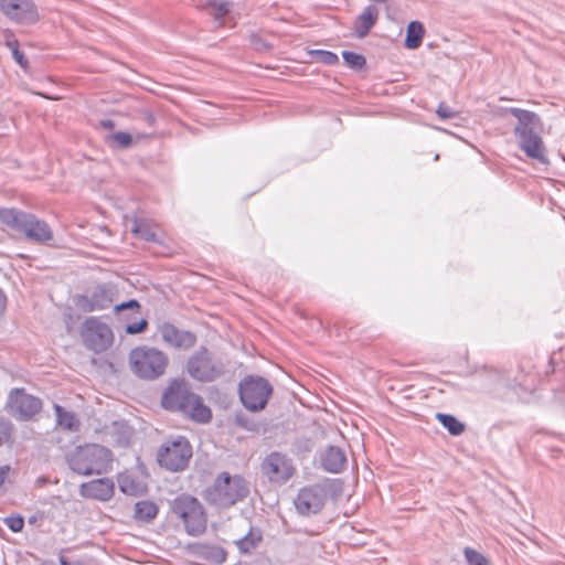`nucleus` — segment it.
Returning a JSON list of instances; mask_svg holds the SVG:
<instances>
[{
    "label": "nucleus",
    "mask_w": 565,
    "mask_h": 565,
    "mask_svg": "<svg viewBox=\"0 0 565 565\" xmlns=\"http://www.w3.org/2000/svg\"><path fill=\"white\" fill-rule=\"evenodd\" d=\"M192 458V447L185 437H178L162 445L157 454L161 467L170 471H181L186 468Z\"/></svg>",
    "instance_id": "11"
},
{
    "label": "nucleus",
    "mask_w": 565,
    "mask_h": 565,
    "mask_svg": "<svg viewBox=\"0 0 565 565\" xmlns=\"http://www.w3.org/2000/svg\"><path fill=\"white\" fill-rule=\"evenodd\" d=\"M4 524L12 531V532H21L24 526V519L17 514V515H9L4 519Z\"/></svg>",
    "instance_id": "36"
},
{
    "label": "nucleus",
    "mask_w": 565,
    "mask_h": 565,
    "mask_svg": "<svg viewBox=\"0 0 565 565\" xmlns=\"http://www.w3.org/2000/svg\"><path fill=\"white\" fill-rule=\"evenodd\" d=\"M68 467L77 475L106 473L113 462V454L104 446L92 444L77 447L67 458Z\"/></svg>",
    "instance_id": "4"
},
{
    "label": "nucleus",
    "mask_w": 565,
    "mask_h": 565,
    "mask_svg": "<svg viewBox=\"0 0 565 565\" xmlns=\"http://www.w3.org/2000/svg\"><path fill=\"white\" fill-rule=\"evenodd\" d=\"M157 514L158 508L151 501H139L135 505V518L139 521L150 522Z\"/></svg>",
    "instance_id": "25"
},
{
    "label": "nucleus",
    "mask_w": 565,
    "mask_h": 565,
    "mask_svg": "<svg viewBox=\"0 0 565 565\" xmlns=\"http://www.w3.org/2000/svg\"><path fill=\"white\" fill-rule=\"evenodd\" d=\"M321 467L331 473H340L345 469L347 456L345 452L337 446H328L320 454Z\"/></svg>",
    "instance_id": "19"
},
{
    "label": "nucleus",
    "mask_w": 565,
    "mask_h": 565,
    "mask_svg": "<svg viewBox=\"0 0 565 565\" xmlns=\"http://www.w3.org/2000/svg\"><path fill=\"white\" fill-rule=\"evenodd\" d=\"M0 221L23 233L30 241L46 243L53 238V233L44 221L18 209H0Z\"/></svg>",
    "instance_id": "5"
},
{
    "label": "nucleus",
    "mask_w": 565,
    "mask_h": 565,
    "mask_svg": "<svg viewBox=\"0 0 565 565\" xmlns=\"http://www.w3.org/2000/svg\"><path fill=\"white\" fill-rule=\"evenodd\" d=\"M129 362L132 372L145 380H156L164 374L169 363V359L162 351L139 347L131 350L129 354Z\"/></svg>",
    "instance_id": "6"
},
{
    "label": "nucleus",
    "mask_w": 565,
    "mask_h": 565,
    "mask_svg": "<svg viewBox=\"0 0 565 565\" xmlns=\"http://www.w3.org/2000/svg\"><path fill=\"white\" fill-rule=\"evenodd\" d=\"M262 472L271 483L284 484L295 475L296 468L287 455L273 451L264 458Z\"/></svg>",
    "instance_id": "16"
},
{
    "label": "nucleus",
    "mask_w": 565,
    "mask_h": 565,
    "mask_svg": "<svg viewBox=\"0 0 565 565\" xmlns=\"http://www.w3.org/2000/svg\"><path fill=\"white\" fill-rule=\"evenodd\" d=\"M6 301H7V298H6L4 294L0 290V311L3 310V308L6 306Z\"/></svg>",
    "instance_id": "44"
},
{
    "label": "nucleus",
    "mask_w": 565,
    "mask_h": 565,
    "mask_svg": "<svg viewBox=\"0 0 565 565\" xmlns=\"http://www.w3.org/2000/svg\"><path fill=\"white\" fill-rule=\"evenodd\" d=\"M61 565H81L79 563H71L64 556H60L58 558Z\"/></svg>",
    "instance_id": "45"
},
{
    "label": "nucleus",
    "mask_w": 565,
    "mask_h": 565,
    "mask_svg": "<svg viewBox=\"0 0 565 565\" xmlns=\"http://www.w3.org/2000/svg\"><path fill=\"white\" fill-rule=\"evenodd\" d=\"M10 472L9 466H1L0 467V488L4 483L6 479L8 478V475Z\"/></svg>",
    "instance_id": "41"
},
{
    "label": "nucleus",
    "mask_w": 565,
    "mask_h": 565,
    "mask_svg": "<svg viewBox=\"0 0 565 565\" xmlns=\"http://www.w3.org/2000/svg\"><path fill=\"white\" fill-rule=\"evenodd\" d=\"M335 481H326L300 489L295 500L298 513L305 516L319 513L326 503L328 489Z\"/></svg>",
    "instance_id": "15"
},
{
    "label": "nucleus",
    "mask_w": 565,
    "mask_h": 565,
    "mask_svg": "<svg viewBox=\"0 0 565 565\" xmlns=\"http://www.w3.org/2000/svg\"><path fill=\"white\" fill-rule=\"evenodd\" d=\"M436 418L452 436H459L466 430V425L450 414L437 413Z\"/></svg>",
    "instance_id": "24"
},
{
    "label": "nucleus",
    "mask_w": 565,
    "mask_h": 565,
    "mask_svg": "<svg viewBox=\"0 0 565 565\" xmlns=\"http://www.w3.org/2000/svg\"><path fill=\"white\" fill-rule=\"evenodd\" d=\"M12 56L22 68L25 70L28 67V60L25 58L23 52H21L19 49L13 50Z\"/></svg>",
    "instance_id": "39"
},
{
    "label": "nucleus",
    "mask_w": 565,
    "mask_h": 565,
    "mask_svg": "<svg viewBox=\"0 0 565 565\" xmlns=\"http://www.w3.org/2000/svg\"><path fill=\"white\" fill-rule=\"evenodd\" d=\"M380 11L373 6H366L354 21V33L356 38L364 39L379 20Z\"/></svg>",
    "instance_id": "20"
},
{
    "label": "nucleus",
    "mask_w": 565,
    "mask_h": 565,
    "mask_svg": "<svg viewBox=\"0 0 565 565\" xmlns=\"http://www.w3.org/2000/svg\"><path fill=\"white\" fill-rule=\"evenodd\" d=\"M226 551L218 545H201L199 547V556L207 562L214 563V564H222L226 559Z\"/></svg>",
    "instance_id": "23"
},
{
    "label": "nucleus",
    "mask_w": 565,
    "mask_h": 565,
    "mask_svg": "<svg viewBox=\"0 0 565 565\" xmlns=\"http://www.w3.org/2000/svg\"><path fill=\"white\" fill-rule=\"evenodd\" d=\"M235 423L242 427V428H245V429H253L252 426L249 425V420L248 418L246 417V415L239 413V414H236L235 416Z\"/></svg>",
    "instance_id": "40"
},
{
    "label": "nucleus",
    "mask_w": 565,
    "mask_h": 565,
    "mask_svg": "<svg viewBox=\"0 0 565 565\" xmlns=\"http://www.w3.org/2000/svg\"><path fill=\"white\" fill-rule=\"evenodd\" d=\"M147 119L152 122L154 120V117L151 114H147Z\"/></svg>",
    "instance_id": "47"
},
{
    "label": "nucleus",
    "mask_w": 565,
    "mask_h": 565,
    "mask_svg": "<svg viewBox=\"0 0 565 565\" xmlns=\"http://www.w3.org/2000/svg\"><path fill=\"white\" fill-rule=\"evenodd\" d=\"M116 315L120 317V319H129L130 316L139 313L140 303L136 299H130L126 302L116 305L114 307Z\"/></svg>",
    "instance_id": "29"
},
{
    "label": "nucleus",
    "mask_w": 565,
    "mask_h": 565,
    "mask_svg": "<svg viewBox=\"0 0 565 565\" xmlns=\"http://www.w3.org/2000/svg\"><path fill=\"white\" fill-rule=\"evenodd\" d=\"M160 334L167 344L178 349H190L196 342V337L192 332L180 330L168 322L160 327Z\"/></svg>",
    "instance_id": "17"
},
{
    "label": "nucleus",
    "mask_w": 565,
    "mask_h": 565,
    "mask_svg": "<svg viewBox=\"0 0 565 565\" xmlns=\"http://www.w3.org/2000/svg\"><path fill=\"white\" fill-rule=\"evenodd\" d=\"M263 540V534L259 529L250 527L248 533L235 542L237 548L243 554H252Z\"/></svg>",
    "instance_id": "21"
},
{
    "label": "nucleus",
    "mask_w": 565,
    "mask_h": 565,
    "mask_svg": "<svg viewBox=\"0 0 565 565\" xmlns=\"http://www.w3.org/2000/svg\"><path fill=\"white\" fill-rule=\"evenodd\" d=\"M117 297V290L110 284H99L76 295L73 300L75 306L84 312L99 311L110 308Z\"/></svg>",
    "instance_id": "12"
},
{
    "label": "nucleus",
    "mask_w": 565,
    "mask_h": 565,
    "mask_svg": "<svg viewBox=\"0 0 565 565\" xmlns=\"http://www.w3.org/2000/svg\"><path fill=\"white\" fill-rule=\"evenodd\" d=\"M118 486L121 492L129 495H136L139 490L138 482H136L135 479L127 475H120L118 477Z\"/></svg>",
    "instance_id": "32"
},
{
    "label": "nucleus",
    "mask_w": 565,
    "mask_h": 565,
    "mask_svg": "<svg viewBox=\"0 0 565 565\" xmlns=\"http://www.w3.org/2000/svg\"><path fill=\"white\" fill-rule=\"evenodd\" d=\"M114 482L108 478H100L84 482L79 487V494L83 498L107 501L114 494Z\"/></svg>",
    "instance_id": "18"
},
{
    "label": "nucleus",
    "mask_w": 565,
    "mask_h": 565,
    "mask_svg": "<svg viewBox=\"0 0 565 565\" xmlns=\"http://www.w3.org/2000/svg\"><path fill=\"white\" fill-rule=\"evenodd\" d=\"M249 493L247 481L238 475L221 472L212 486L205 489V501L216 508H230L243 501Z\"/></svg>",
    "instance_id": "3"
},
{
    "label": "nucleus",
    "mask_w": 565,
    "mask_h": 565,
    "mask_svg": "<svg viewBox=\"0 0 565 565\" xmlns=\"http://www.w3.org/2000/svg\"><path fill=\"white\" fill-rule=\"evenodd\" d=\"M310 54L316 58V61L326 65H335L339 62L338 55L330 51L315 50L311 51Z\"/></svg>",
    "instance_id": "34"
},
{
    "label": "nucleus",
    "mask_w": 565,
    "mask_h": 565,
    "mask_svg": "<svg viewBox=\"0 0 565 565\" xmlns=\"http://www.w3.org/2000/svg\"><path fill=\"white\" fill-rule=\"evenodd\" d=\"M372 1L375 2V3H386L390 0H372Z\"/></svg>",
    "instance_id": "48"
},
{
    "label": "nucleus",
    "mask_w": 565,
    "mask_h": 565,
    "mask_svg": "<svg viewBox=\"0 0 565 565\" xmlns=\"http://www.w3.org/2000/svg\"><path fill=\"white\" fill-rule=\"evenodd\" d=\"M99 126L104 129L110 130L115 127V122L111 119H103L100 120Z\"/></svg>",
    "instance_id": "42"
},
{
    "label": "nucleus",
    "mask_w": 565,
    "mask_h": 565,
    "mask_svg": "<svg viewBox=\"0 0 565 565\" xmlns=\"http://www.w3.org/2000/svg\"><path fill=\"white\" fill-rule=\"evenodd\" d=\"M132 232L147 242H154L157 239L154 230L145 221H135Z\"/></svg>",
    "instance_id": "30"
},
{
    "label": "nucleus",
    "mask_w": 565,
    "mask_h": 565,
    "mask_svg": "<svg viewBox=\"0 0 565 565\" xmlns=\"http://www.w3.org/2000/svg\"><path fill=\"white\" fill-rule=\"evenodd\" d=\"M148 327V322L145 319H141L138 322L129 323L126 326V332L128 334H138L143 332Z\"/></svg>",
    "instance_id": "37"
},
{
    "label": "nucleus",
    "mask_w": 565,
    "mask_h": 565,
    "mask_svg": "<svg viewBox=\"0 0 565 565\" xmlns=\"http://www.w3.org/2000/svg\"><path fill=\"white\" fill-rule=\"evenodd\" d=\"M54 408L58 426L70 431L77 430L79 424L73 413L65 411L60 405H55Z\"/></svg>",
    "instance_id": "26"
},
{
    "label": "nucleus",
    "mask_w": 565,
    "mask_h": 565,
    "mask_svg": "<svg viewBox=\"0 0 565 565\" xmlns=\"http://www.w3.org/2000/svg\"><path fill=\"white\" fill-rule=\"evenodd\" d=\"M463 556L467 565H491V562L487 556L472 547H465Z\"/></svg>",
    "instance_id": "31"
},
{
    "label": "nucleus",
    "mask_w": 565,
    "mask_h": 565,
    "mask_svg": "<svg viewBox=\"0 0 565 565\" xmlns=\"http://www.w3.org/2000/svg\"><path fill=\"white\" fill-rule=\"evenodd\" d=\"M436 113L441 119L455 118L457 115V113L451 107L444 103L439 104Z\"/></svg>",
    "instance_id": "38"
},
{
    "label": "nucleus",
    "mask_w": 565,
    "mask_h": 565,
    "mask_svg": "<svg viewBox=\"0 0 565 565\" xmlns=\"http://www.w3.org/2000/svg\"><path fill=\"white\" fill-rule=\"evenodd\" d=\"M7 46L11 50V53H12L14 49H19V42L15 39L8 40Z\"/></svg>",
    "instance_id": "43"
},
{
    "label": "nucleus",
    "mask_w": 565,
    "mask_h": 565,
    "mask_svg": "<svg viewBox=\"0 0 565 565\" xmlns=\"http://www.w3.org/2000/svg\"><path fill=\"white\" fill-rule=\"evenodd\" d=\"M231 7L232 3L228 1L217 2L216 0H209L206 2L210 14L220 25H223V18L230 12Z\"/></svg>",
    "instance_id": "27"
},
{
    "label": "nucleus",
    "mask_w": 565,
    "mask_h": 565,
    "mask_svg": "<svg viewBox=\"0 0 565 565\" xmlns=\"http://www.w3.org/2000/svg\"><path fill=\"white\" fill-rule=\"evenodd\" d=\"M105 140L113 149H127L132 145V136L126 131L110 134Z\"/></svg>",
    "instance_id": "28"
},
{
    "label": "nucleus",
    "mask_w": 565,
    "mask_h": 565,
    "mask_svg": "<svg viewBox=\"0 0 565 565\" xmlns=\"http://www.w3.org/2000/svg\"><path fill=\"white\" fill-rule=\"evenodd\" d=\"M425 29L422 22L412 21L407 25L405 46L411 50H415L422 45Z\"/></svg>",
    "instance_id": "22"
},
{
    "label": "nucleus",
    "mask_w": 565,
    "mask_h": 565,
    "mask_svg": "<svg viewBox=\"0 0 565 565\" xmlns=\"http://www.w3.org/2000/svg\"><path fill=\"white\" fill-rule=\"evenodd\" d=\"M273 393V386L263 376L247 375L238 385V394L242 404L252 412H258L266 407Z\"/></svg>",
    "instance_id": "8"
},
{
    "label": "nucleus",
    "mask_w": 565,
    "mask_h": 565,
    "mask_svg": "<svg viewBox=\"0 0 565 565\" xmlns=\"http://www.w3.org/2000/svg\"><path fill=\"white\" fill-rule=\"evenodd\" d=\"M0 12L11 22L31 26L40 19V11L34 0H0Z\"/></svg>",
    "instance_id": "14"
},
{
    "label": "nucleus",
    "mask_w": 565,
    "mask_h": 565,
    "mask_svg": "<svg viewBox=\"0 0 565 565\" xmlns=\"http://www.w3.org/2000/svg\"><path fill=\"white\" fill-rule=\"evenodd\" d=\"M249 41L256 51L268 52L273 49V44L268 43L260 34L252 33Z\"/></svg>",
    "instance_id": "35"
},
{
    "label": "nucleus",
    "mask_w": 565,
    "mask_h": 565,
    "mask_svg": "<svg viewBox=\"0 0 565 565\" xmlns=\"http://www.w3.org/2000/svg\"><path fill=\"white\" fill-rule=\"evenodd\" d=\"M508 111L518 119L514 127V136L520 149L531 159L542 164H547L546 148L541 138L543 122L540 116L533 111L511 107Z\"/></svg>",
    "instance_id": "1"
},
{
    "label": "nucleus",
    "mask_w": 565,
    "mask_h": 565,
    "mask_svg": "<svg viewBox=\"0 0 565 565\" xmlns=\"http://www.w3.org/2000/svg\"><path fill=\"white\" fill-rule=\"evenodd\" d=\"M42 401L24 388H12L7 401V412L18 420H30L42 409Z\"/></svg>",
    "instance_id": "13"
},
{
    "label": "nucleus",
    "mask_w": 565,
    "mask_h": 565,
    "mask_svg": "<svg viewBox=\"0 0 565 565\" xmlns=\"http://www.w3.org/2000/svg\"><path fill=\"white\" fill-rule=\"evenodd\" d=\"M171 511L182 520L190 535H199L205 531L206 519L201 503L193 497L182 494L171 503Z\"/></svg>",
    "instance_id": "7"
},
{
    "label": "nucleus",
    "mask_w": 565,
    "mask_h": 565,
    "mask_svg": "<svg viewBox=\"0 0 565 565\" xmlns=\"http://www.w3.org/2000/svg\"><path fill=\"white\" fill-rule=\"evenodd\" d=\"M186 371L194 380L206 383L223 376L226 367L221 360H215L206 348L201 347L189 358Z\"/></svg>",
    "instance_id": "9"
},
{
    "label": "nucleus",
    "mask_w": 565,
    "mask_h": 565,
    "mask_svg": "<svg viewBox=\"0 0 565 565\" xmlns=\"http://www.w3.org/2000/svg\"><path fill=\"white\" fill-rule=\"evenodd\" d=\"M83 344L94 353H102L108 350L114 342L111 328L98 317H88L81 328Z\"/></svg>",
    "instance_id": "10"
},
{
    "label": "nucleus",
    "mask_w": 565,
    "mask_h": 565,
    "mask_svg": "<svg viewBox=\"0 0 565 565\" xmlns=\"http://www.w3.org/2000/svg\"><path fill=\"white\" fill-rule=\"evenodd\" d=\"M162 406L179 412L198 423H207L212 418L211 409L203 398L193 393L184 380H173L162 394Z\"/></svg>",
    "instance_id": "2"
},
{
    "label": "nucleus",
    "mask_w": 565,
    "mask_h": 565,
    "mask_svg": "<svg viewBox=\"0 0 565 565\" xmlns=\"http://www.w3.org/2000/svg\"><path fill=\"white\" fill-rule=\"evenodd\" d=\"M36 521H38L36 516H31V518L29 519V523H30V524H35V523H36Z\"/></svg>",
    "instance_id": "46"
},
{
    "label": "nucleus",
    "mask_w": 565,
    "mask_h": 565,
    "mask_svg": "<svg viewBox=\"0 0 565 565\" xmlns=\"http://www.w3.org/2000/svg\"><path fill=\"white\" fill-rule=\"evenodd\" d=\"M342 56L345 64L353 70H361L366 63V60L363 55L354 52L343 51Z\"/></svg>",
    "instance_id": "33"
}]
</instances>
